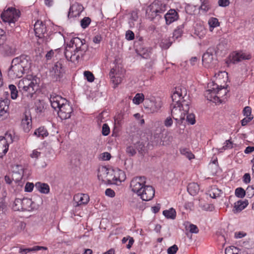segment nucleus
I'll return each mask as SVG.
<instances>
[{
  "instance_id": "1",
  "label": "nucleus",
  "mask_w": 254,
  "mask_h": 254,
  "mask_svg": "<svg viewBox=\"0 0 254 254\" xmlns=\"http://www.w3.org/2000/svg\"><path fill=\"white\" fill-rule=\"evenodd\" d=\"M50 101L52 107L55 110L58 109V114L62 120H66L71 117L73 109L65 98L56 94L50 96Z\"/></svg>"
},
{
  "instance_id": "2",
  "label": "nucleus",
  "mask_w": 254,
  "mask_h": 254,
  "mask_svg": "<svg viewBox=\"0 0 254 254\" xmlns=\"http://www.w3.org/2000/svg\"><path fill=\"white\" fill-rule=\"evenodd\" d=\"M39 80L36 76H30V78H24L18 83V88L22 94L29 98L33 97L38 89Z\"/></svg>"
},
{
  "instance_id": "3",
  "label": "nucleus",
  "mask_w": 254,
  "mask_h": 254,
  "mask_svg": "<svg viewBox=\"0 0 254 254\" xmlns=\"http://www.w3.org/2000/svg\"><path fill=\"white\" fill-rule=\"evenodd\" d=\"M20 16V11L15 7H9L4 9L0 14V18L2 21L7 23L11 28L15 26L17 21Z\"/></svg>"
},
{
  "instance_id": "4",
  "label": "nucleus",
  "mask_w": 254,
  "mask_h": 254,
  "mask_svg": "<svg viewBox=\"0 0 254 254\" xmlns=\"http://www.w3.org/2000/svg\"><path fill=\"white\" fill-rule=\"evenodd\" d=\"M88 49V47H85V46L81 48H75L73 51L66 47L64 51V55L67 61L73 63H78L80 60L83 59Z\"/></svg>"
},
{
  "instance_id": "5",
  "label": "nucleus",
  "mask_w": 254,
  "mask_h": 254,
  "mask_svg": "<svg viewBox=\"0 0 254 254\" xmlns=\"http://www.w3.org/2000/svg\"><path fill=\"white\" fill-rule=\"evenodd\" d=\"M35 36L41 40L42 43L47 45L51 40V35L47 33V28L45 22L37 20L34 24Z\"/></svg>"
},
{
  "instance_id": "6",
  "label": "nucleus",
  "mask_w": 254,
  "mask_h": 254,
  "mask_svg": "<svg viewBox=\"0 0 254 254\" xmlns=\"http://www.w3.org/2000/svg\"><path fill=\"white\" fill-rule=\"evenodd\" d=\"M166 5L159 0H155L147 7L146 13L149 17L153 19L160 13H162L165 10Z\"/></svg>"
},
{
  "instance_id": "7",
  "label": "nucleus",
  "mask_w": 254,
  "mask_h": 254,
  "mask_svg": "<svg viewBox=\"0 0 254 254\" xmlns=\"http://www.w3.org/2000/svg\"><path fill=\"white\" fill-rule=\"evenodd\" d=\"M208 87L209 89L207 90L205 93V96L207 99L213 102L220 101V99L217 96V94H219L220 91L224 89V87L219 86L214 81H212L208 84Z\"/></svg>"
},
{
  "instance_id": "8",
  "label": "nucleus",
  "mask_w": 254,
  "mask_h": 254,
  "mask_svg": "<svg viewBox=\"0 0 254 254\" xmlns=\"http://www.w3.org/2000/svg\"><path fill=\"white\" fill-rule=\"evenodd\" d=\"M216 50L214 48H208L206 52L203 54L202 57L203 65L206 67H209L214 65L213 61L215 60Z\"/></svg>"
},
{
  "instance_id": "9",
  "label": "nucleus",
  "mask_w": 254,
  "mask_h": 254,
  "mask_svg": "<svg viewBox=\"0 0 254 254\" xmlns=\"http://www.w3.org/2000/svg\"><path fill=\"white\" fill-rule=\"evenodd\" d=\"M12 60L13 63L17 64L19 66H21L22 70H25L26 72L31 67L32 61L30 57L28 55L22 54L14 58Z\"/></svg>"
},
{
  "instance_id": "10",
  "label": "nucleus",
  "mask_w": 254,
  "mask_h": 254,
  "mask_svg": "<svg viewBox=\"0 0 254 254\" xmlns=\"http://www.w3.org/2000/svg\"><path fill=\"white\" fill-rule=\"evenodd\" d=\"M145 180L146 178L144 176L133 178L131 180L130 184V187L131 188V190L138 195L145 185Z\"/></svg>"
},
{
  "instance_id": "11",
  "label": "nucleus",
  "mask_w": 254,
  "mask_h": 254,
  "mask_svg": "<svg viewBox=\"0 0 254 254\" xmlns=\"http://www.w3.org/2000/svg\"><path fill=\"white\" fill-rule=\"evenodd\" d=\"M25 72H26L22 70L21 66H19L17 64L13 63V60H12L11 66L8 68L7 72V75L9 78L12 80L19 78L21 77Z\"/></svg>"
},
{
  "instance_id": "12",
  "label": "nucleus",
  "mask_w": 254,
  "mask_h": 254,
  "mask_svg": "<svg viewBox=\"0 0 254 254\" xmlns=\"http://www.w3.org/2000/svg\"><path fill=\"white\" fill-rule=\"evenodd\" d=\"M51 72H53L52 74L53 78L56 81H60L63 78L65 73V66L64 65V61L60 60L56 62L53 66Z\"/></svg>"
},
{
  "instance_id": "13",
  "label": "nucleus",
  "mask_w": 254,
  "mask_h": 254,
  "mask_svg": "<svg viewBox=\"0 0 254 254\" xmlns=\"http://www.w3.org/2000/svg\"><path fill=\"white\" fill-rule=\"evenodd\" d=\"M5 142L2 144V146L4 147V149L2 150V152H0V158H2L3 156L7 153L9 144L12 143L16 138V136H15V132L14 130H9L7 131L5 134Z\"/></svg>"
},
{
  "instance_id": "14",
  "label": "nucleus",
  "mask_w": 254,
  "mask_h": 254,
  "mask_svg": "<svg viewBox=\"0 0 254 254\" xmlns=\"http://www.w3.org/2000/svg\"><path fill=\"white\" fill-rule=\"evenodd\" d=\"M154 195V188L151 186L145 185L138 195L140 196L142 200L147 201L151 200Z\"/></svg>"
},
{
  "instance_id": "15",
  "label": "nucleus",
  "mask_w": 254,
  "mask_h": 254,
  "mask_svg": "<svg viewBox=\"0 0 254 254\" xmlns=\"http://www.w3.org/2000/svg\"><path fill=\"white\" fill-rule=\"evenodd\" d=\"M171 108V115L172 117L177 122L178 124L182 123L180 121H183L185 119V114L181 110V108H179L175 104H172L170 105Z\"/></svg>"
},
{
  "instance_id": "16",
  "label": "nucleus",
  "mask_w": 254,
  "mask_h": 254,
  "mask_svg": "<svg viewBox=\"0 0 254 254\" xmlns=\"http://www.w3.org/2000/svg\"><path fill=\"white\" fill-rule=\"evenodd\" d=\"M135 51L137 55L144 59H149V58L154 55L152 53V48L145 47L143 45L137 47L135 49Z\"/></svg>"
},
{
  "instance_id": "17",
  "label": "nucleus",
  "mask_w": 254,
  "mask_h": 254,
  "mask_svg": "<svg viewBox=\"0 0 254 254\" xmlns=\"http://www.w3.org/2000/svg\"><path fill=\"white\" fill-rule=\"evenodd\" d=\"M83 10L84 7L81 4L75 2L70 5L67 17L70 18L79 16Z\"/></svg>"
},
{
  "instance_id": "18",
  "label": "nucleus",
  "mask_w": 254,
  "mask_h": 254,
  "mask_svg": "<svg viewBox=\"0 0 254 254\" xmlns=\"http://www.w3.org/2000/svg\"><path fill=\"white\" fill-rule=\"evenodd\" d=\"M186 95L187 91L185 88L176 87L171 96L173 102L172 104H177L180 100L184 99Z\"/></svg>"
},
{
  "instance_id": "19",
  "label": "nucleus",
  "mask_w": 254,
  "mask_h": 254,
  "mask_svg": "<svg viewBox=\"0 0 254 254\" xmlns=\"http://www.w3.org/2000/svg\"><path fill=\"white\" fill-rule=\"evenodd\" d=\"M252 57V55L250 53H246L241 51L233 55L230 61L232 63L236 64L243 60H250Z\"/></svg>"
},
{
  "instance_id": "20",
  "label": "nucleus",
  "mask_w": 254,
  "mask_h": 254,
  "mask_svg": "<svg viewBox=\"0 0 254 254\" xmlns=\"http://www.w3.org/2000/svg\"><path fill=\"white\" fill-rule=\"evenodd\" d=\"M164 18L167 25H170L179 18V15L175 9H170L164 15Z\"/></svg>"
},
{
  "instance_id": "21",
  "label": "nucleus",
  "mask_w": 254,
  "mask_h": 254,
  "mask_svg": "<svg viewBox=\"0 0 254 254\" xmlns=\"http://www.w3.org/2000/svg\"><path fill=\"white\" fill-rule=\"evenodd\" d=\"M113 173L111 174L113 176L112 180L114 182L113 183H116L117 182H124L126 179V175L124 171L119 169L116 168L113 169Z\"/></svg>"
},
{
  "instance_id": "22",
  "label": "nucleus",
  "mask_w": 254,
  "mask_h": 254,
  "mask_svg": "<svg viewBox=\"0 0 254 254\" xmlns=\"http://www.w3.org/2000/svg\"><path fill=\"white\" fill-rule=\"evenodd\" d=\"M70 43L72 44V46L70 45L68 47V49H70L71 48L73 47V45L75 46V48H81V47H83V46H85V47H88L87 44L86 43V41L85 39H81L77 37L72 38Z\"/></svg>"
},
{
  "instance_id": "23",
  "label": "nucleus",
  "mask_w": 254,
  "mask_h": 254,
  "mask_svg": "<svg viewBox=\"0 0 254 254\" xmlns=\"http://www.w3.org/2000/svg\"><path fill=\"white\" fill-rule=\"evenodd\" d=\"M35 187L41 193L48 194L50 192V187L48 184L38 182L36 183Z\"/></svg>"
},
{
  "instance_id": "24",
  "label": "nucleus",
  "mask_w": 254,
  "mask_h": 254,
  "mask_svg": "<svg viewBox=\"0 0 254 254\" xmlns=\"http://www.w3.org/2000/svg\"><path fill=\"white\" fill-rule=\"evenodd\" d=\"M249 204L248 200H238L234 204V209L233 210L234 213L239 212L245 209Z\"/></svg>"
},
{
  "instance_id": "25",
  "label": "nucleus",
  "mask_w": 254,
  "mask_h": 254,
  "mask_svg": "<svg viewBox=\"0 0 254 254\" xmlns=\"http://www.w3.org/2000/svg\"><path fill=\"white\" fill-rule=\"evenodd\" d=\"M74 199L77 200L78 205L86 204L89 201V197L87 194H77L74 196Z\"/></svg>"
},
{
  "instance_id": "26",
  "label": "nucleus",
  "mask_w": 254,
  "mask_h": 254,
  "mask_svg": "<svg viewBox=\"0 0 254 254\" xmlns=\"http://www.w3.org/2000/svg\"><path fill=\"white\" fill-rule=\"evenodd\" d=\"M22 125L25 132L28 133L32 127V119L27 115L22 120Z\"/></svg>"
},
{
  "instance_id": "27",
  "label": "nucleus",
  "mask_w": 254,
  "mask_h": 254,
  "mask_svg": "<svg viewBox=\"0 0 254 254\" xmlns=\"http://www.w3.org/2000/svg\"><path fill=\"white\" fill-rule=\"evenodd\" d=\"M34 205L31 199L23 198L22 211H31L34 209Z\"/></svg>"
},
{
  "instance_id": "28",
  "label": "nucleus",
  "mask_w": 254,
  "mask_h": 254,
  "mask_svg": "<svg viewBox=\"0 0 254 254\" xmlns=\"http://www.w3.org/2000/svg\"><path fill=\"white\" fill-rule=\"evenodd\" d=\"M187 190L191 195L194 196L198 192L199 186L197 183H190L188 186Z\"/></svg>"
},
{
  "instance_id": "29",
  "label": "nucleus",
  "mask_w": 254,
  "mask_h": 254,
  "mask_svg": "<svg viewBox=\"0 0 254 254\" xmlns=\"http://www.w3.org/2000/svg\"><path fill=\"white\" fill-rule=\"evenodd\" d=\"M130 17L128 19V23L129 27L130 28H134L135 27V22L137 21L138 19V13L135 11H132L129 13Z\"/></svg>"
},
{
  "instance_id": "30",
  "label": "nucleus",
  "mask_w": 254,
  "mask_h": 254,
  "mask_svg": "<svg viewBox=\"0 0 254 254\" xmlns=\"http://www.w3.org/2000/svg\"><path fill=\"white\" fill-rule=\"evenodd\" d=\"M175 104L177 105L179 108H181V110L183 111L185 114L186 112H189L190 108V102L186 101L184 98L180 100V101Z\"/></svg>"
},
{
  "instance_id": "31",
  "label": "nucleus",
  "mask_w": 254,
  "mask_h": 254,
  "mask_svg": "<svg viewBox=\"0 0 254 254\" xmlns=\"http://www.w3.org/2000/svg\"><path fill=\"white\" fill-rule=\"evenodd\" d=\"M34 135L38 137H42L44 138L49 135V133L47 129L44 127H40L38 128L35 129Z\"/></svg>"
},
{
  "instance_id": "32",
  "label": "nucleus",
  "mask_w": 254,
  "mask_h": 254,
  "mask_svg": "<svg viewBox=\"0 0 254 254\" xmlns=\"http://www.w3.org/2000/svg\"><path fill=\"white\" fill-rule=\"evenodd\" d=\"M163 214L167 219L174 220L176 217V211L173 208H170L168 210H164L163 211Z\"/></svg>"
},
{
  "instance_id": "33",
  "label": "nucleus",
  "mask_w": 254,
  "mask_h": 254,
  "mask_svg": "<svg viewBox=\"0 0 254 254\" xmlns=\"http://www.w3.org/2000/svg\"><path fill=\"white\" fill-rule=\"evenodd\" d=\"M12 179L15 183L16 185L22 186L23 182L22 181L23 176L17 172H13L12 174Z\"/></svg>"
},
{
  "instance_id": "34",
  "label": "nucleus",
  "mask_w": 254,
  "mask_h": 254,
  "mask_svg": "<svg viewBox=\"0 0 254 254\" xmlns=\"http://www.w3.org/2000/svg\"><path fill=\"white\" fill-rule=\"evenodd\" d=\"M10 101L6 99L0 102V115L2 116L3 113H6L9 109V104Z\"/></svg>"
},
{
  "instance_id": "35",
  "label": "nucleus",
  "mask_w": 254,
  "mask_h": 254,
  "mask_svg": "<svg viewBox=\"0 0 254 254\" xmlns=\"http://www.w3.org/2000/svg\"><path fill=\"white\" fill-rule=\"evenodd\" d=\"M185 24V23H184L183 24L178 26L174 30L173 32V38L177 39L181 37L183 33Z\"/></svg>"
},
{
  "instance_id": "36",
  "label": "nucleus",
  "mask_w": 254,
  "mask_h": 254,
  "mask_svg": "<svg viewBox=\"0 0 254 254\" xmlns=\"http://www.w3.org/2000/svg\"><path fill=\"white\" fill-rule=\"evenodd\" d=\"M149 61L147 62L144 65L145 69L150 71L152 69L157 60L156 55H153L152 57L149 58Z\"/></svg>"
},
{
  "instance_id": "37",
  "label": "nucleus",
  "mask_w": 254,
  "mask_h": 254,
  "mask_svg": "<svg viewBox=\"0 0 254 254\" xmlns=\"http://www.w3.org/2000/svg\"><path fill=\"white\" fill-rule=\"evenodd\" d=\"M23 198H16L14 201L13 209L15 211L22 210Z\"/></svg>"
},
{
  "instance_id": "38",
  "label": "nucleus",
  "mask_w": 254,
  "mask_h": 254,
  "mask_svg": "<svg viewBox=\"0 0 254 254\" xmlns=\"http://www.w3.org/2000/svg\"><path fill=\"white\" fill-rule=\"evenodd\" d=\"M180 151L181 154L185 156L190 160L194 158V155L189 150V149L184 148H181Z\"/></svg>"
},
{
  "instance_id": "39",
  "label": "nucleus",
  "mask_w": 254,
  "mask_h": 254,
  "mask_svg": "<svg viewBox=\"0 0 254 254\" xmlns=\"http://www.w3.org/2000/svg\"><path fill=\"white\" fill-rule=\"evenodd\" d=\"M9 89L10 91V97L13 100L16 99L18 97V90L15 85L10 84L8 86Z\"/></svg>"
},
{
  "instance_id": "40",
  "label": "nucleus",
  "mask_w": 254,
  "mask_h": 254,
  "mask_svg": "<svg viewBox=\"0 0 254 254\" xmlns=\"http://www.w3.org/2000/svg\"><path fill=\"white\" fill-rule=\"evenodd\" d=\"M173 41L170 39V38L168 39H163L160 43V47L162 49L167 50L172 45Z\"/></svg>"
},
{
  "instance_id": "41",
  "label": "nucleus",
  "mask_w": 254,
  "mask_h": 254,
  "mask_svg": "<svg viewBox=\"0 0 254 254\" xmlns=\"http://www.w3.org/2000/svg\"><path fill=\"white\" fill-rule=\"evenodd\" d=\"M91 22V19L89 17H84L80 20V26L82 29L87 28Z\"/></svg>"
},
{
  "instance_id": "42",
  "label": "nucleus",
  "mask_w": 254,
  "mask_h": 254,
  "mask_svg": "<svg viewBox=\"0 0 254 254\" xmlns=\"http://www.w3.org/2000/svg\"><path fill=\"white\" fill-rule=\"evenodd\" d=\"M235 195L240 198H242L246 195V191L243 188L239 187L235 190Z\"/></svg>"
},
{
  "instance_id": "43",
  "label": "nucleus",
  "mask_w": 254,
  "mask_h": 254,
  "mask_svg": "<svg viewBox=\"0 0 254 254\" xmlns=\"http://www.w3.org/2000/svg\"><path fill=\"white\" fill-rule=\"evenodd\" d=\"M126 151L127 154L130 157L134 156L136 153V151L134 144L133 145L127 146L126 148Z\"/></svg>"
},
{
  "instance_id": "44",
  "label": "nucleus",
  "mask_w": 254,
  "mask_h": 254,
  "mask_svg": "<svg viewBox=\"0 0 254 254\" xmlns=\"http://www.w3.org/2000/svg\"><path fill=\"white\" fill-rule=\"evenodd\" d=\"M144 95L142 93H137L133 99V102L136 105H139L144 100Z\"/></svg>"
},
{
  "instance_id": "45",
  "label": "nucleus",
  "mask_w": 254,
  "mask_h": 254,
  "mask_svg": "<svg viewBox=\"0 0 254 254\" xmlns=\"http://www.w3.org/2000/svg\"><path fill=\"white\" fill-rule=\"evenodd\" d=\"M186 114L187 115L186 120L188 123L191 125L195 124L196 121L194 114L193 113H189V112H186Z\"/></svg>"
},
{
  "instance_id": "46",
  "label": "nucleus",
  "mask_w": 254,
  "mask_h": 254,
  "mask_svg": "<svg viewBox=\"0 0 254 254\" xmlns=\"http://www.w3.org/2000/svg\"><path fill=\"white\" fill-rule=\"evenodd\" d=\"M44 105L43 102L39 101L35 104V111L37 113L42 114L44 112Z\"/></svg>"
},
{
  "instance_id": "47",
  "label": "nucleus",
  "mask_w": 254,
  "mask_h": 254,
  "mask_svg": "<svg viewBox=\"0 0 254 254\" xmlns=\"http://www.w3.org/2000/svg\"><path fill=\"white\" fill-rule=\"evenodd\" d=\"M84 76L86 80L90 82L94 81L95 77L93 74L90 71H85L84 72Z\"/></svg>"
},
{
  "instance_id": "48",
  "label": "nucleus",
  "mask_w": 254,
  "mask_h": 254,
  "mask_svg": "<svg viewBox=\"0 0 254 254\" xmlns=\"http://www.w3.org/2000/svg\"><path fill=\"white\" fill-rule=\"evenodd\" d=\"M208 24L210 28H215L219 26L218 19L215 17H211L208 21Z\"/></svg>"
},
{
  "instance_id": "49",
  "label": "nucleus",
  "mask_w": 254,
  "mask_h": 254,
  "mask_svg": "<svg viewBox=\"0 0 254 254\" xmlns=\"http://www.w3.org/2000/svg\"><path fill=\"white\" fill-rule=\"evenodd\" d=\"M246 195L247 197L252 198L254 196V185L249 186L246 190Z\"/></svg>"
},
{
  "instance_id": "50",
  "label": "nucleus",
  "mask_w": 254,
  "mask_h": 254,
  "mask_svg": "<svg viewBox=\"0 0 254 254\" xmlns=\"http://www.w3.org/2000/svg\"><path fill=\"white\" fill-rule=\"evenodd\" d=\"M136 150H137L139 153H142V151L144 149V145L143 142L137 141L136 143L134 144Z\"/></svg>"
},
{
  "instance_id": "51",
  "label": "nucleus",
  "mask_w": 254,
  "mask_h": 254,
  "mask_svg": "<svg viewBox=\"0 0 254 254\" xmlns=\"http://www.w3.org/2000/svg\"><path fill=\"white\" fill-rule=\"evenodd\" d=\"M110 132V128L107 124H104L102 127V134L104 136H107Z\"/></svg>"
},
{
  "instance_id": "52",
  "label": "nucleus",
  "mask_w": 254,
  "mask_h": 254,
  "mask_svg": "<svg viewBox=\"0 0 254 254\" xmlns=\"http://www.w3.org/2000/svg\"><path fill=\"white\" fill-rule=\"evenodd\" d=\"M111 78V82L114 84V88H115L121 82V78L120 77H110Z\"/></svg>"
},
{
  "instance_id": "53",
  "label": "nucleus",
  "mask_w": 254,
  "mask_h": 254,
  "mask_svg": "<svg viewBox=\"0 0 254 254\" xmlns=\"http://www.w3.org/2000/svg\"><path fill=\"white\" fill-rule=\"evenodd\" d=\"M209 2L208 0H204L201 4L200 8L204 11H207L210 9Z\"/></svg>"
},
{
  "instance_id": "54",
  "label": "nucleus",
  "mask_w": 254,
  "mask_h": 254,
  "mask_svg": "<svg viewBox=\"0 0 254 254\" xmlns=\"http://www.w3.org/2000/svg\"><path fill=\"white\" fill-rule=\"evenodd\" d=\"M6 40V35L5 32L0 29V46L3 45Z\"/></svg>"
},
{
  "instance_id": "55",
  "label": "nucleus",
  "mask_w": 254,
  "mask_h": 254,
  "mask_svg": "<svg viewBox=\"0 0 254 254\" xmlns=\"http://www.w3.org/2000/svg\"><path fill=\"white\" fill-rule=\"evenodd\" d=\"M31 252H32L31 248H24L23 246H20L18 251V253L20 254H27Z\"/></svg>"
},
{
  "instance_id": "56",
  "label": "nucleus",
  "mask_w": 254,
  "mask_h": 254,
  "mask_svg": "<svg viewBox=\"0 0 254 254\" xmlns=\"http://www.w3.org/2000/svg\"><path fill=\"white\" fill-rule=\"evenodd\" d=\"M126 39L128 41H131L134 39V33L130 30H128L126 33Z\"/></svg>"
},
{
  "instance_id": "57",
  "label": "nucleus",
  "mask_w": 254,
  "mask_h": 254,
  "mask_svg": "<svg viewBox=\"0 0 254 254\" xmlns=\"http://www.w3.org/2000/svg\"><path fill=\"white\" fill-rule=\"evenodd\" d=\"M178 250V247L176 245H174L167 249L168 254H176Z\"/></svg>"
},
{
  "instance_id": "58",
  "label": "nucleus",
  "mask_w": 254,
  "mask_h": 254,
  "mask_svg": "<svg viewBox=\"0 0 254 254\" xmlns=\"http://www.w3.org/2000/svg\"><path fill=\"white\" fill-rule=\"evenodd\" d=\"M243 114L244 116L246 117H253V116L252 115V109L249 106H246L243 109Z\"/></svg>"
},
{
  "instance_id": "59",
  "label": "nucleus",
  "mask_w": 254,
  "mask_h": 254,
  "mask_svg": "<svg viewBox=\"0 0 254 254\" xmlns=\"http://www.w3.org/2000/svg\"><path fill=\"white\" fill-rule=\"evenodd\" d=\"M34 187L33 183L27 182L25 186L24 190L25 192H31L33 190Z\"/></svg>"
},
{
  "instance_id": "60",
  "label": "nucleus",
  "mask_w": 254,
  "mask_h": 254,
  "mask_svg": "<svg viewBox=\"0 0 254 254\" xmlns=\"http://www.w3.org/2000/svg\"><path fill=\"white\" fill-rule=\"evenodd\" d=\"M224 144V145L221 149L222 150H226L228 148H232L233 147L232 142L231 141V139L226 140Z\"/></svg>"
},
{
  "instance_id": "61",
  "label": "nucleus",
  "mask_w": 254,
  "mask_h": 254,
  "mask_svg": "<svg viewBox=\"0 0 254 254\" xmlns=\"http://www.w3.org/2000/svg\"><path fill=\"white\" fill-rule=\"evenodd\" d=\"M7 206L3 201L0 202V216L4 214L6 210Z\"/></svg>"
},
{
  "instance_id": "62",
  "label": "nucleus",
  "mask_w": 254,
  "mask_h": 254,
  "mask_svg": "<svg viewBox=\"0 0 254 254\" xmlns=\"http://www.w3.org/2000/svg\"><path fill=\"white\" fill-rule=\"evenodd\" d=\"M172 117H167L165 120L164 121V124L165 127H170L172 124H173V120Z\"/></svg>"
},
{
  "instance_id": "63",
  "label": "nucleus",
  "mask_w": 254,
  "mask_h": 254,
  "mask_svg": "<svg viewBox=\"0 0 254 254\" xmlns=\"http://www.w3.org/2000/svg\"><path fill=\"white\" fill-rule=\"evenodd\" d=\"M190 232L191 233L196 234L198 232L199 230L198 227L194 224H190L189 226Z\"/></svg>"
},
{
  "instance_id": "64",
  "label": "nucleus",
  "mask_w": 254,
  "mask_h": 254,
  "mask_svg": "<svg viewBox=\"0 0 254 254\" xmlns=\"http://www.w3.org/2000/svg\"><path fill=\"white\" fill-rule=\"evenodd\" d=\"M254 118V117H246L241 121V125L242 126H245Z\"/></svg>"
}]
</instances>
